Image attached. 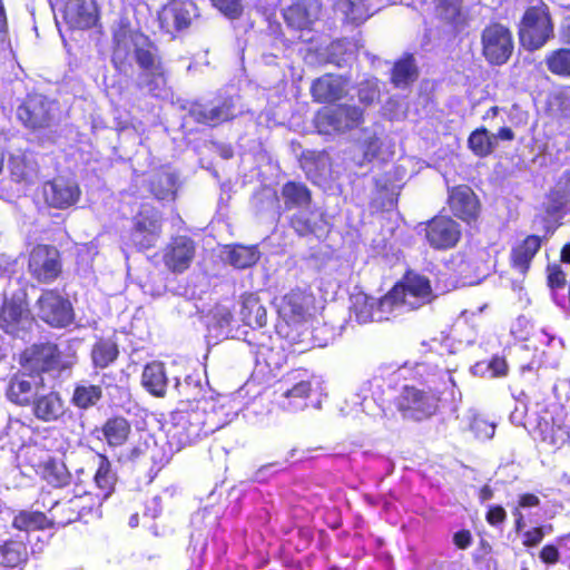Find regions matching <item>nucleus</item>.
<instances>
[{
	"label": "nucleus",
	"mask_w": 570,
	"mask_h": 570,
	"mask_svg": "<svg viewBox=\"0 0 570 570\" xmlns=\"http://www.w3.org/2000/svg\"><path fill=\"white\" fill-rule=\"evenodd\" d=\"M139 70L138 87L157 95L167 82V69L156 45L144 33L132 29L128 18H120L111 30L112 68L120 75L132 71V62Z\"/></svg>",
	"instance_id": "1"
},
{
	"label": "nucleus",
	"mask_w": 570,
	"mask_h": 570,
	"mask_svg": "<svg viewBox=\"0 0 570 570\" xmlns=\"http://www.w3.org/2000/svg\"><path fill=\"white\" fill-rule=\"evenodd\" d=\"M414 379L421 384L428 385V390L414 385L404 384L401 391L392 400L380 393L373 392V396L382 407L392 404L403 419L423 421L435 415L440 407L441 392L436 383L445 384L446 374L428 363H416L413 367ZM449 380H452L448 375Z\"/></svg>",
	"instance_id": "2"
},
{
	"label": "nucleus",
	"mask_w": 570,
	"mask_h": 570,
	"mask_svg": "<svg viewBox=\"0 0 570 570\" xmlns=\"http://www.w3.org/2000/svg\"><path fill=\"white\" fill-rule=\"evenodd\" d=\"M522 396L527 412L537 419L534 431L539 440L553 450L563 448L570 441V428L567 422V413L535 385L530 386Z\"/></svg>",
	"instance_id": "3"
},
{
	"label": "nucleus",
	"mask_w": 570,
	"mask_h": 570,
	"mask_svg": "<svg viewBox=\"0 0 570 570\" xmlns=\"http://www.w3.org/2000/svg\"><path fill=\"white\" fill-rule=\"evenodd\" d=\"M76 363L77 353L70 345L61 348L50 341L35 343L19 355L20 366L37 375L52 372L61 374L71 370Z\"/></svg>",
	"instance_id": "4"
},
{
	"label": "nucleus",
	"mask_w": 570,
	"mask_h": 570,
	"mask_svg": "<svg viewBox=\"0 0 570 570\" xmlns=\"http://www.w3.org/2000/svg\"><path fill=\"white\" fill-rule=\"evenodd\" d=\"M169 434L178 449L190 446L215 431L198 402L181 401L170 414Z\"/></svg>",
	"instance_id": "5"
},
{
	"label": "nucleus",
	"mask_w": 570,
	"mask_h": 570,
	"mask_svg": "<svg viewBox=\"0 0 570 570\" xmlns=\"http://www.w3.org/2000/svg\"><path fill=\"white\" fill-rule=\"evenodd\" d=\"M313 304V294L306 288L294 287L285 293L277 304V333L288 337L289 327L302 325L308 320Z\"/></svg>",
	"instance_id": "6"
},
{
	"label": "nucleus",
	"mask_w": 570,
	"mask_h": 570,
	"mask_svg": "<svg viewBox=\"0 0 570 570\" xmlns=\"http://www.w3.org/2000/svg\"><path fill=\"white\" fill-rule=\"evenodd\" d=\"M24 465L53 488H65L71 481V473L65 462L38 445L29 446L23 453Z\"/></svg>",
	"instance_id": "7"
},
{
	"label": "nucleus",
	"mask_w": 570,
	"mask_h": 570,
	"mask_svg": "<svg viewBox=\"0 0 570 570\" xmlns=\"http://www.w3.org/2000/svg\"><path fill=\"white\" fill-rule=\"evenodd\" d=\"M163 217L160 212L150 204H142L132 217L129 238L137 250L150 249L161 235Z\"/></svg>",
	"instance_id": "8"
},
{
	"label": "nucleus",
	"mask_w": 570,
	"mask_h": 570,
	"mask_svg": "<svg viewBox=\"0 0 570 570\" xmlns=\"http://www.w3.org/2000/svg\"><path fill=\"white\" fill-rule=\"evenodd\" d=\"M59 106L55 100L38 94L28 95L17 108V118L32 130L48 129L56 122Z\"/></svg>",
	"instance_id": "9"
},
{
	"label": "nucleus",
	"mask_w": 570,
	"mask_h": 570,
	"mask_svg": "<svg viewBox=\"0 0 570 570\" xmlns=\"http://www.w3.org/2000/svg\"><path fill=\"white\" fill-rule=\"evenodd\" d=\"M481 46L482 55L490 65H504L514 49L512 32L507 26L491 21L481 32Z\"/></svg>",
	"instance_id": "10"
},
{
	"label": "nucleus",
	"mask_w": 570,
	"mask_h": 570,
	"mask_svg": "<svg viewBox=\"0 0 570 570\" xmlns=\"http://www.w3.org/2000/svg\"><path fill=\"white\" fill-rule=\"evenodd\" d=\"M364 122V110L361 107L338 104L325 107L316 114V125L325 134H344L360 127Z\"/></svg>",
	"instance_id": "11"
},
{
	"label": "nucleus",
	"mask_w": 570,
	"mask_h": 570,
	"mask_svg": "<svg viewBox=\"0 0 570 570\" xmlns=\"http://www.w3.org/2000/svg\"><path fill=\"white\" fill-rule=\"evenodd\" d=\"M425 243L434 250L445 252L458 246L462 238L460 224L448 215H435L421 223Z\"/></svg>",
	"instance_id": "12"
},
{
	"label": "nucleus",
	"mask_w": 570,
	"mask_h": 570,
	"mask_svg": "<svg viewBox=\"0 0 570 570\" xmlns=\"http://www.w3.org/2000/svg\"><path fill=\"white\" fill-rule=\"evenodd\" d=\"M39 318L51 327L61 328L73 322L70 301L57 289H45L36 302Z\"/></svg>",
	"instance_id": "13"
},
{
	"label": "nucleus",
	"mask_w": 570,
	"mask_h": 570,
	"mask_svg": "<svg viewBox=\"0 0 570 570\" xmlns=\"http://www.w3.org/2000/svg\"><path fill=\"white\" fill-rule=\"evenodd\" d=\"M28 269L39 283H52L62 273L60 252L52 245L37 244L29 254Z\"/></svg>",
	"instance_id": "14"
},
{
	"label": "nucleus",
	"mask_w": 570,
	"mask_h": 570,
	"mask_svg": "<svg viewBox=\"0 0 570 570\" xmlns=\"http://www.w3.org/2000/svg\"><path fill=\"white\" fill-rule=\"evenodd\" d=\"M196 256V242L187 235L173 236L163 248V263L174 274H183Z\"/></svg>",
	"instance_id": "15"
},
{
	"label": "nucleus",
	"mask_w": 570,
	"mask_h": 570,
	"mask_svg": "<svg viewBox=\"0 0 570 570\" xmlns=\"http://www.w3.org/2000/svg\"><path fill=\"white\" fill-rule=\"evenodd\" d=\"M430 301L432 297V286L430 279L414 271H406L400 282H397L387 293L386 298L392 304H405L407 296Z\"/></svg>",
	"instance_id": "16"
},
{
	"label": "nucleus",
	"mask_w": 570,
	"mask_h": 570,
	"mask_svg": "<svg viewBox=\"0 0 570 570\" xmlns=\"http://www.w3.org/2000/svg\"><path fill=\"white\" fill-rule=\"evenodd\" d=\"M448 206L454 217L466 224L475 223L481 213L480 200L468 185H458L449 189Z\"/></svg>",
	"instance_id": "17"
},
{
	"label": "nucleus",
	"mask_w": 570,
	"mask_h": 570,
	"mask_svg": "<svg viewBox=\"0 0 570 570\" xmlns=\"http://www.w3.org/2000/svg\"><path fill=\"white\" fill-rule=\"evenodd\" d=\"M350 79L347 77L324 73L314 79L311 83V96L317 104H335L342 100L348 94Z\"/></svg>",
	"instance_id": "18"
},
{
	"label": "nucleus",
	"mask_w": 570,
	"mask_h": 570,
	"mask_svg": "<svg viewBox=\"0 0 570 570\" xmlns=\"http://www.w3.org/2000/svg\"><path fill=\"white\" fill-rule=\"evenodd\" d=\"M30 407L33 416L43 423L61 422L70 412L61 393L56 390L36 395Z\"/></svg>",
	"instance_id": "19"
},
{
	"label": "nucleus",
	"mask_w": 570,
	"mask_h": 570,
	"mask_svg": "<svg viewBox=\"0 0 570 570\" xmlns=\"http://www.w3.org/2000/svg\"><path fill=\"white\" fill-rule=\"evenodd\" d=\"M62 18L71 30H88L99 20V9L95 0H66Z\"/></svg>",
	"instance_id": "20"
},
{
	"label": "nucleus",
	"mask_w": 570,
	"mask_h": 570,
	"mask_svg": "<svg viewBox=\"0 0 570 570\" xmlns=\"http://www.w3.org/2000/svg\"><path fill=\"white\" fill-rule=\"evenodd\" d=\"M196 6L191 1H176L164 7L159 13L160 28L167 33L187 29L195 14Z\"/></svg>",
	"instance_id": "21"
},
{
	"label": "nucleus",
	"mask_w": 570,
	"mask_h": 570,
	"mask_svg": "<svg viewBox=\"0 0 570 570\" xmlns=\"http://www.w3.org/2000/svg\"><path fill=\"white\" fill-rule=\"evenodd\" d=\"M145 458L150 459L151 465L149 472L154 475H156L169 463V456L161 448H158L155 443L151 445L148 439L141 438H139L136 442H132L129 449L118 458V461L137 462Z\"/></svg>",
	"instance_id": "22"
},
{
	"label": "nucleus",
	"mask_w": 570,
	"mask_h": 570,
	"mask_svg": "<svg viewBox=\"0 0 570 570\" xmlns=\"http://www.w3.org/2000/svg\"><path fill=\"white\" fill-rule=\"evenodd\" d=\"M147 191L159 202H175L178 193V177L166 166L153 170L146 180Z\"/></svg>",
	"instance_id": "23"
},
{
	"label": "nucleus",
	"mask_w": 570,
	"mask_h": 570,
	"mask_svg": "<svg viewBox=\"0 0 570 570\" xmlns=\"http://www.w3.org/2000/svg\"><path fill=\"white\" fill-rule=\"evenodd\" d=\"M80 188L65 178H55L45 186V198L50 207L66 209L75 205L80 197Z\"/></svg>",
	"instance_id": "24"
},
{
	"label": "nucleus",
	"mask_w": 570,
	"mask_h": 570,
	"mask_svg": "<svg viewBox=\"0 0 570 570\" xmlns=\"http://www.w3.org/2000/svg\"><path fill=\"white\" fill-rule=\"evenodd\" d=\"M29 309L26 301L6 297L0 306V328L10 335H18L28 321Z\"/></svg>",
	"instance_id": "25"
},
{
	"label": "nucleus",
	"mask_w": 570,
	"mask_h": 570,
	"mask_svg": "<svg viewBox=\"0 0 570 570\" xmlns=\"http://www.w3.org/2000/svg\"><path fill=\"white\" fill-rule=\"evenodd\" d=\"M39 500L48 510L50 527H66L81 520L71 498L51 500L50 492H42Z\"/></svg>",
	"instance_id": "26"
},
{
	"label": "nucleus",
	"mask_w": 570,
	"mask_h": 570,
	"mask_svg": "<svg viewBox=\"0 0 570 570\" xmlns=\"http://www.w3.org/2000/svg\"><path fill=\"white\" fill-rule=\"evenodd\" d=\"M31 373L19 371L14 373L6 387V397L18 406H30L33 402L37 384L31 382Z\"/></svg>",
	"instance_id": "27"
},
{
	"label": "nucleus",
	"mask_w": 570,
	"mask_h": 570,
	"mask_svg": "<svg viewBox=\"0 0 570 570\" xmlns=\"http://www.w3.org/2000/svg\"><path fill=\"white\" fill-rule=\"evenodd\" d=\"M542 238L538 235H528L522 242L512 247L510 266L521 275H525L530 265L540 250Z\"/></svg>",
	"instance_id": "28"
},
{
	"label": "nucleus",
	"mask_w": 570,
	"mask_h": 570,
	"mask_svg": "<svg viewBox=\"0 0 570 570\" xmlns=\"http://www.w3.org/2000/svg\"><path fill=\"white\" fill-rule=\"evenodd\" d=\"M101 440L111 449L122 448L130 439L132 428L128 419L122 415L108 417L100 426Z\"/></svg>",
	"instance_id": "29"
},
{
	"label": "nucleus",
	"mask_w": 570,
	"mask_h": 570,
	"mask_svg": "<svg viewBox=\"0 0 570 570\" xmlns=\"http://www.w3.org/2000/svg\"><path fill=\"white\" fill-rule=\"evenodd\" d=\"M313 3L307 0H296L283 11L286 26L294 30H311L316 16L313 11Z\"/></svg>",
	"instance_id": "30"
},
{
	"label": "nucleus",
	"mask_w": 570,
	"mask_h": 570,
	"mask_svg": "<svg viewBox=\"0 0 570 570\" xmlns=\"http://www.w3.org/2000/svg\"><path fill=\"white\" fill-rule=\"evenodd\" d=\"M239 315L243 323L252 328L265 327L268 322L267 309L255 292L244 293L242 295Z\"/></svg>",
	"instance_id": "31"
},
{
	"label": "nucleus",
	"mask_w": 570,
	"mask_h": 570,
	"mask_svg": "<svg viewBox=\"0 0 570 570\" xmlns=\"http://www.w3.org/2000/svg\"><path fill=\"white\" fill-rule=\"evenodd\" d=\"M417 76L414 55L405 52L393 63L390 81L395 88H406L417 79Z\"/></svg>",
	"instance_id": "32"
},
{
	"label": "nucleus",
	"mask_w": 570,
	"mask_h": 570,
	"mask_svg": "<svg viewBox=\"0 0 570 570\" xmlns=\"http://www.w3.org/2000/svg\"><path fill=\"white\" fill-rule=\"evenodd\" d=\"M141 384L147 392L156 397L165 396L168 379L161 362H150L145 365L141 374Z\"/></svg>",
	"instance_id": "33"
},
{
	"label": "nucleus",
	"mask_w": 570,
	"mask_h": 570,
	"mask_svg": "<svg viewBox=\"0 0 570 570\" xmlns=\"http://www.w3.org/2000/svg\"><path fill=\"white\" fill-rule=\"evenodd\" d=\"M195 120L198 124L216 127L225 121L232 120L235 115L233 114V105L223 101L216 106H204L193 111Z\"/></svg>",
	"instance_id": "34"
},
{
	"label": "nucleus",
	"mask_w": 570,
	"mask_h": 570,
	"mask_svg": "<svg viewBox=\"0 0 570 570\" xmlns=\"http://www.w3.org/2000/svg\"><path fill=\"white\" fill-rule=\"evenodd\" d=\"M97 459L98 465L94 480L99 490L98 494L106 500L115 491L117 475L112 471L111 463L106 454L98 453Z\"/></svg>",
	"instance_id": "35"
},
{
	"label": "nucleus",
	"mask_w": 570,
	"mask_h": 570,
	"mask_svg": "<svg viewBox=\"0 0 570 570\" xmlns=\"http://www.w3.org/2000/svg\"><path fill=\"white\" fill-rule=\"evenodd\" d=\"M104 397L102 387L96 384L78 383L75 385L70 402L82 411L96 406Z\"/></svg>",
	"instance_id": "36"
},
{
	"label": "nucleus",
	"mask_w": 570,
	"mask_h": 570,
	"mask_svg": "<svg viewBox=\"0 0 570 570\" xmlns=\"http://www.w3.org/2000/svg\"><path fill=\"white\" fill-rule=\"evenodd\" d=\"M228 263L238 269H245L254 266L261 257L257 246H245L234 244L227 246Z\"/></svg>",
	"instance_id": "37"
},
{
	"label": "nucleus",
	"mask_w": 570,
	"mask_h": 570,
	"mask_svg": "<svg viewBox=\"0 0 570 570\" xmlns=\"http://www.w3.org/2000/svg\"><path fill=\"white\" fill-rule=\"evenodd\" d=\"M119 356L117 343L110 338H100L91 350V361L95 367L105 368L112 364Z\"/></svg>",
	"instance_id": "38"
},
{
	"label": "nucleus",
	"mask_w": 570,
	"mask_h": 570,
	"mask_svg": "<svg viewBox=\"0 0 570 570\" xmlns=\"http://www.w3.org/2000/svg\"><path fill=\"white\" fill-rule=\"evenodd\" d=\"M495 147L497 142L484 126L478 127L468 137V148L479 158L490 156Z\"/></svg>",
	"instance_id": "39"
},
{
	"label": "nucleus",
	"mask_w": 570,
	"mask_h": 570,
	"mask_svg": "<svg viewBox=\"0 0 570 570\" xmlns=\"http://www.w3.org/2000/svg\"><path fill=\"white\" fill-rule=\"evenodd\" d=\"M28 559V549L24 542L20 540H7L0 547V564L14 568L26 562Z\"/></svg>",
	"instance_id": "40"
},
{
	"label": "nucleus",
	"mask_w": 570,
	"mask_h": 570,
	"mask_svg": "<svg viewBox=\"0 0 570 570\" xmlns=\"http://www.w3.org/2000/svg\"><path fill=\"white\" fill-rule=\"evenodd\" d=\"M282 196L287 209L308 206L312 202V194L307 186L292 180L282 187Z\"/></svg>",
	"instance_id": "41"
},
{
	"label": "nucleus",
	"mask_w": 570,
	"mask_h": 570,
	"mask_svg": "<svg viewBox=\"0 0 570 570\" xmlns=\"http://www.w3.org/2000/svg\"><path fill=\"white\" fill-rule=\"evenodd\" d=\"M12 527L19 531L43 530L50 527L49 517L41 511H19L13 520Z\"/></svg>",
	"instance_id": "42"
},
{
	"label": "nucleus",
	"mask_w": 570,
	"mask_h": 570,
	"mask_svg": "<svg viewBox=\"0 0 570 570\" xmlns=\"http://www.w3.org/2000/svg\"><path fill=\"white\" fill-rule=\"evenodd\" d=\"M548 70L558 77L570 76V48H558L550 51L544 59Z\"/></svg>",
	"instance_id": "43"
},
{
	"label": "nucleus",
	"mask_w": 570,
	"mask_h": 570,
	"mask_svg": "<svg viewBox=\"0 0 570 570\" xmlns=\"http://www.w3.org/2000/svg\"><path fill=\"white\" fill-rule=\"evenodd\" d=\"M441 9L444 19L455 31H460L466 26L468 19L463 13L461 4L443 0L441 2Z\"/></svg>",
	"instance_id": "44"
},
{
	"label": "nucleus",
	"mask_w": 570,
	"mask_h": 570,
	"mask_svg": "<svg viewBox=\"0 0 570 570\" xmlns=\"http://www.w3.org/2000/svg\"><path fill=\"white\" fill-rule=\"evenodd\" d=\"M71 499L81 519L88 517L98 508H100L102 501L105 500L98 493L91 492L75 494Z\"/></svg>",
	"instance_id": "45"
},
{
	"label": "nucleus",
	"mask_w": 570,
	"mask_h": 570,
	"mask_svg": "<svg viewBox=\"0 0 570 570\" xmlns=\"http://www.w3.org/2000/svg\"><path fill=\"white\" fill-rule=\"evenodd\" d=\"M212 4L230 19L239 18L243 13L240 0H210Z\"/></svg>",
	"instance_id": "46"
},
{
	"label": "nucleus",
	"mask_w": 570,
	"mask_h": 570,
	"mask_svg": "<svg viewBox=\"0 0 570 570\" xmlns=\"http://www.w3.org/2000/svg\"><path fill=\"white\" fill-rule=\"evenodd\" d=\"M381 153V142L375 135L367 137L362 142L363 159L367 163L373 161Z\"/></svg>",
	"instance_id": "47"
},
{
	"label": "nucleus",
	"mask_w": 570,
	"mask_h": 570,
	"mask_svg": "<svg viewBox=\"0 0 570 570\" xmlns=\"http://www.w3.org/2000/svg\"><path fill=\"white\" fill-rule=\"evenodd\" d=\"M507 520V511L502 505H490L485 512V521L492 527H499Z\"/></svg>",
	"instance_id": "48"
},
{
	"label": "nucleus",
	"mask_w": 570,
	"mask_h": 570,
	"mask_svg": "<svg viewBox=\"0 0 570 570\" xmlns=\"http://www.w3.org/2000/svg\"><path fill=\"white\" fill-rule=\"evenodd\" d=\"M546 535L543 527H533L522 534V544L525 548H533L541 543Z\"/></svg>",
	"instance_id": "49"
},
{
	"label": "nucleus",
	"mask_w": 570,
	"mask_h": 570,
	"mask_svg": "<svg viewBox=\"0 0 570 570\" xmlns=\"http://www.w3.org/2000/svg\"><path fill=\"white\" fill-rule=\"evenodd\" d=\"M566 273L562 271L561 266L558 264H553L548 267V285L551 288H561L566 285Z\"/></svg>",
	"instance_id": "50"
},
{
	"label": "nucleus",
	"mask_w": 570,
	"mask_h": 570,
	"mask_svg": "<svg viewBox=\"0 0 570 570\" xmlns=\"http://www.w3.org/2000/svg\"><path fill=\"white\" fill-rule=\"evenodd\" d=\"M540 560L546 564H556L560 560V552L557 546L546 544L539 552Z\"/></svg>",
	"instance_id": "51"
},
{
	"label": "nucleus",
	"mask_w": 570,
	"mask_h": 570,
	"mask_svg": "<svg viewBox=\"0 0 570 570\" xmlns=\"http://www.w3.org/2000/svg\"><path fill=\"white\" fill-rule=\"evenodd\" d=\"M488 368L494 377H503L508 374V364L505 358L502 356H493L489 361Z\"/></svg>",
	"instance_id": "52"
},
{
	"label": "nucleus",
	"mask_w": 570,
	"mask_h": 570,
	"mask_svg": "<svg viewBox=\"0 0 570 570\" xmlns=\"http://www.w3.org/2000/svg\"><path fill=\"white\" fill-rule=\"evenodd\" d=\"M453 544L460 550H466L473 542L472 533L469 529H461L453 534Z\"/></svg>",
	"instance_id": "53"
},
{
	"label": "nucleus",
	"mask_w": 570,
	"mask_h": 570,
	"mask_svg": "<svg viewBox=\"0 0 570 570\" xmlns=\"http://www.w3.org/2000/svg\"><path fill=\"white\" fill-rule=\"evenodd\" d=\"M312 391L311 383L308 381H301L295 384L292 389L285 392L286 397H299L306 399L309 396Z\"/></svg>",
	"instance_id": "54"
},
{
	"label": "nucleus",
	"mask_w": 570,
	"mask_h": 570,
	"mask_svg": "<svg viewBox=\"0 0 570 570\" xmlns=\"http://www.w3.org/2000/svg\"><path fill=\"white\" fill-rule=\"evenodd\" d=\"M540 504V499L534 493H522L518 498L517 505L514 508H519V511L527 508H535Z\"/></svg>",
	"instance_id": "55"
},
{
	"label": "nucleus",
	"mask_w": 570,
	"mask_h": 570,
	"mask_svg": "<svg viewBox=\"0 0 570 570\" xmlns=\"http://www.w3.org/2000/svg\"><path fill=\"white\" fill-rule=\"evenodd\" d=\"M493 140L497 142L498 139L503 141H512L515 138L514 131L507 126L500 127L497 134L492 135Z\"/></svg>",
	"instance_id": "56"
},
{
	"label": "nucleus",
	"mask_w": 570,
	"mask_h": 570,
	"mask_svg": "<svg viewBox=\"0 0 570 570\" xmlns=\"http://www.w3.org/2000/svg\"><path fill=\"white\" fill-rule=\"evenodd\" d=\"M8 29L9 26L6 7L3 0H0V39L7 36Z\"/></svg>",
	"instance_id": "57"
},
{
	"label": "nucleus",
	"mask_w": 570,
	"mask_h": 570,
	"mask_svg": "<svg viewBox=\"0 0 570 570\" xmlns=\"http://www.w3.org/2000/svg\"><path fill=\"white\" fill-rule=\"evenodd\" d=\"M494 491L489 484H484L479 490V499L481 502L489 501L493 498Z\"/></svg>",
	"instance_id": "58"
},
{
	"label": "nucleus",
	"mask_w": 570,
	"mask_h": 570,
	"mask_svg": "<svg viewBox=\"0 0 570 570\" xmlns=\"http://www.w3.org/2000/svg\"><path fill=\"white\" fill-rule=\"evenodd\" d=\"M512 514L514 515V529L517 532H520L524 528V517L522 511H519V508H513Z\"/></svg>",
	"instance_id": "59"
},
{
	"label": "nucleus",
	"mask_w": 570,
	"mask_h": 570,
	"mask_svg": "<svg viewBox=\"0 0 570 570\" xmlns=\"http://www.w3.org/2000/svg\"><path fill=\"white\" fill-rule=\"evenodd\" d=\"M560 183L563 184V195L561 197H564L566 195H570V171L563 173Z\"/></svg>",
	"instance_id": "60"
},
{
	"label": "nucleus",
	"mask_w": 570,
	"mask_h": 570,
	"mask_svg": "<svg viewBox=\"0 0 570 570\" xmlns=\"http://www.w3.org/2000/svg\"><path fill=\"white\" fill-rule=\"evenodd\" d=\"M560 261L566 264H570V243L562 246L560 252Z\"/></svg>",
	"instance_id": "61"
},
{
	"label": "nucleus",
	"mask_w": 570,
	"mask_h": 570,
	"mask_svg": "<svg viewBox=\"0 0 570 570\" xmlns=\"http://www.w3.org/2000/svg\"><path fill=\"white\" fill-rule=\"evenodd\" d=\"M561 40L564 45L570 48V22L567 23L561 30Z\"/></svg>",
	"instance_id": "62"
},
{
	"label": "nucleus",
	"mask_w": 570,
	"mask_h": 570,
	"mask_svg": "<svg viewBox=\"0 0 570 570\" xmlns=\"http://www.w3.org/2000/svg\"><path fill=\"white\" fill-rule=\"evenodd\" d=\"M455 262H459L460 265L468 264L463 253H456L455 255L451 256L450 263L454 264Z\"/></svg>",
	"instance_id": "63"
},
{
	"label": "nucleus",
	"mask_w": 570,
	"mask_h": 570,
	"mask_svg": "<svg viewBox=\"0 0 570 570\" xmlns=\"http://www.w3.org/2000/svg\"><path fill=\"white\" fill-rule=\"evenodd\" d=\"M138 522H139V515L138 513H134L130 518H129V525L131 528H136L138 525Z\"/></svg>",
	"instance_id": "64"
}]
</instances>
